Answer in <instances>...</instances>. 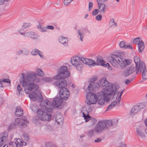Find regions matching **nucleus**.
<instances>
[{"label": "nucleus", "mask_w": 147, "mask_h": 147, "mask_svg": "<svg viewBox=\"0 0 147 147\" xmlns=\"http://www.w3.org/2000/svg\"><path fill=\"white\" fill-rule=\"evenodd\" d=\"M22 79L20 81V84L24 87V91L26 94H29L32 91L37 90L38 86L34 83V81L37 77V74L34 72L26 74H22Z\"/></svg>", "instance_id": "obj_1"}, {"label": "nucleus", "mask_w": 147, "mask_h": 147, "mask_svg": "<svg viewBox=\"0 0 147 147\" xmlns=\"http://www.w3.org/2000/svg\"><path fill=\"white\" fill-rule=\"evenodd\" d=\"M30 98L33 101L41 102L40 104V108L45 110L46 111L52 112L53 109V106L48 100L45 99L43 100V97L40 91L32 92L29 95Z\"/></svg>", "instance_id": "obj_2"}, {"label": "nucleus", "mask_w": 147, "mask_h": 147, "mask_svg": "<svg viewBox=\"0 0 147 147\" xmlns=\"http://www.w3.org/2000/svg\"><path fill=\"white\" fill-rule=\"evenodd\" d=\"M125 55L123 53L118 52L113 55L110 62L112 65L115 68H117L119 66L122 69H124L131 63V59H124L123 57Z\"/></svg>", "instance_id": "obj_3"}, {"label": "nucleus", "mask_w": 147, "mask_h": 147, "mask_svg": "<svg viewBox=\"0 0 147 147\" xmlns=\"http://www.w3.org/2000/svg\"><path fill=\"white\" fill-rule=\"evenodd\" d=\"M98 83V87H102L103 90L101 91L106 92L114 93L119 88V86L115 84H110L105 77L101 78Z\"/></svg>", "instance_id": "obj_4"}, {"label": "nucleus", "mask_w": 147, "mask_h": 147, "mask_svg": "<svg viewBox=\"0 0 147 147\" xmlns=\"http://www.w3.org/2000/svg\"><path fill=\"white\" fill-rule=\"evenodd\" d=\"M113 93L106 92L100 91L98 94L97 103L100 105H103L105 101L108 102L111 97V94Z\"/></svg>", "instance_id": "obj_5"}, {"label": "nucleus", "mask_w": 147, "mask_h": 147, "mask_svg": "<svg viewBox=\"0 0 147 147\" xmlns=\"http://www.w3.org/2000/svg\"><path fill=\"white\" fill-rule=\"evenodd\" d=\"M37 115L39 119L43 121H49L51 120L52 115L45 110L39 108L37 111Z\"/></svg>", "instance_id": "obj_6"}, {"label": "nucleus", "mask_w": 147, "mask_h": 147, "mask_svg": "<svg viewBox=\"0 0 147 147\" xmlns=\"http://www.w3.org/2000/svg\"><path fill=\"white\" fill-rule=\"evenodd\" d=\"M82 58L77 56L72 57L71 59V64L78 71L82 70Z\"/></svg>", "instance_id": "obj_7"}, {"label": "nucleus", "mask_w": 147, "mask_h": 147, "mask_svg": "<svg viewBox=\"0 0 147 147\" xmlns=\"http://www.w3.org/2000/svg\"><path fill=\"white\" fill-rule=\"evenodd\" d=\"M123 91H121L119 93L118 96V93H116L113 96L112 100L113 102L110 104L107 108L106 111H109L116 104H119L120 102L121 97L123 93Z\"/></svg>", "instance_id": "obj_8"}, {"label": "nucleus", "mask_w": 147, "mask_h": 147, "mask_svg": "<svg viewBox=\"0 0 147 147\" xmlns=\"http://www.w3.org/2000/svg\"><path fill=\"white\" fill-rule=\"evenodd\" d=\"M86 97L87 104L90 105L95 104L96 103L97 97L95 94L89 92L86 95Z\"/></svg>", "instance_id": "obj_9"}, {"label": "nucleus", "mask_w": 147, "mask_h": 147, "mask_svg": "<svg viewBox=\"0 0 147 147\" xmlns=\"http://www.w3.org/2000/svg\"><path fill=\"white\" fill-rule=\"evenodd\" d=\"M134 44H137L138 47V50L140 53L142 52L145 48L144 43L141 40L139 37L134 39L133 41Z\"/></svg>", "instance_id": "obj_10"}, {"label": "nucleus", "mask_w": 147, "mask_h": 147, "mask_svg": "<svg viewBox=\"0 0 147 147\" xmlns=\"http://www.w3.org/2000/svg\"><path fill=\"white\" fill-rule=\"evenodd\" d=\"M106 124L105 121L98 122L94 128V130L96 133H99L104 130H106Z\"/></svg>", "instance_id": "obj_11"}, {"label": "nucleus", "mask_w": 147, "mask_h": 147, "mask_svg": "<svg viewBox=\"0 0 147 147\" xmlns=\"http://www.w3.org/2000/svg\"><path fill=\"white\" fill-rule=\"evenodd\" d=\"M60 97L64 100H67L70 95V92L67 88L61 89L59 91Z\"/></svg>", "instance_id": "obj_12"}, {"label": "nucleus", "mask_w": 147, "mask_h": 147, "mask_svg": "<svg viewBox=\"0 0 147 147\" xmlns=\"http://www.w3.org/2000/svg\"><path fill=\"white\" fill-rule=\"evenodd\" d=\"M83 117L84 118L86 122H88V125L89 127H91L96 122V119L93 118L91 117L88 115H85L83 113Z\"/></svg>", "instance_id": "obj_13"}, {"label": "nucleus", "mask_w": 147, "mask_h": 147, "mask_svg": "<svg viewBox=\"0 0 147 147\" xmlns=\"http://www.w3.org/2000/svg\"><path fill=\"white\" fill-rule=\"evenodd\" d=\"M134 60L136 65V70L139 71L142 67L145 68V63L141 61L139 58L137 56H136L134 57Z\"/></svg>", "instance_id": "obj_14"}, {"label": "nucleus", "mask_w": 147, "mask_h": 147, "mask_svg": "<svg viewBox=\"0 0 147 147\" xmlns=\"http://www.w3.org/2000/svg\"><path fill=\"white\" fill-rule=\"evenodd\" d=\"M70 74L69 71L59 73L56 76L53 77V79L56 80L65 79L69 77Z\"/></svg>", "instance_id": "obj_15"}, {"label": "nucleus", "mask_w": 147, "mask_h": 147, "mask_svg": "<svg viewBox=\"0 0 147 147\" xmlns=\"http://www.w3.org/2000/svg\"><path fill=\"white\" fill-rule=\"evenodd\" d=\"M54 85L59 88L63 89L66 88L67 86V83L65 80L57 81L54 84Z\"/></svg>", "instance_id": "obj_16"}, {"label": "nucleus", "mask_w": 147, "mask_h": 147, "mask_svg": "<svg viewBox=\"0 0 147 147\" xmlns=\"http://www.w3.org/2000/svg\"><path fill=\"white\" fill-rule=\"evenodd\" d=\"M135 71H136V68H135L133 65H131L123 73V75L125 77L131 74Z\"/></svg>", "instance_id": "obj_17"}, {"label": "nucleus", "mask_w": 147, "mask_h": 147, "mask_svg": "<svg viewBox=\"0 0 147 147\" xmlns=\"http://www.w3.org/2000/svg\"><path fill=\"white\" fill-rule=\"evenodd\" d=\"M145 131L142 127H140L136 129V134L139 137L143 138L146 137V135L144 132Z\"/></svg>", "instance_id": "obj_18"}, {"label": "nucleus", "mask_w": 147, "mask_h": 147, "mask_svg": "<svg viewBox=\"0 0 147 147\" xmlns=\"http://www.w3.org/2000/svg\"><path fill=\"white\" fill-rule=\"evenodd\" d=\"M62 102V99L60 97L55 98L52 102V104L55 108H58L61 105Z\"/></svg>", "instance_id": "obj_19"}, {"label": "nucleus", "mask_w": 147, "mask_h": 147, "mask_svg": "<svg viewBox=\"0 0 147 147\" xmlns=\"http://www.w3.org/2000/svg\"><path fill=\"white\" fill-rule=\"evenodd\" d=\"M19 123H20V118L15 119L9 126V129L11 130L16 128L18 125H19Z\"/></svg>", "instance_id": "obj_20"}, {"label": "nucleus", "mask_w": 147, "mask_h": 147, "mask_svg": "<svg viewBox=\"0 0 147 147\" xmlns=\"http://www.w3.org/2000/svg\"><path fill=\"white\" fill-rule=\"evenodd\" d=\"M105 61L103 60L101 57L98 56L97 57L96 62H95L96 65H100L104 67H107V65L104 63Z\"/></svg>", "instance_id": "obj_21"}, {"label": "nucleus", "mask_w": 147, "mask_h": 147, "mask_svg": "<svg viewBox=\"0 0 147 147\" xmlns=\"http://www.w3.org/2000/svg\"><path fill=\"white\" fill-rule=\"evenodd\" d=\"M82 60L83 63L86 65H96L95 61L91 59L82 58Z\"/></svg>", "instance_id": "obj_22"}, {"label": "nucleus", "mask_w": 147, "mask_h": 147, "mask_svg": "<svg viewBox=\"0 0 147 147\" xmlns=\"http://www.w3.org/2000/svg\"><path fill=\"white\" fill-rule=\"evenodd\" d=\"M141 109V107L138 105L134 106L131 109L130 114L134 115L140 111Z\"/></svg>", "instance_id": "obj_23"}, {"label": "nucleus", "mask_w": 147, "mask_h": 147, "mask_svg": "<svg viewBox=\"0 0 147 147\" xmlns=\"http://www.w3.org/2000/svg\"><path fill=\"white\" fill-rule=\"evenodd\" d=\"M98 83L96 82H91L90 83L88 87V89L90 91H93L95 88H98Z\"/></svg>", "instance_id": "obj_24"}, {"label": "nucleus", "mask_w": 147, "mask_h": 147, "mask_svg": "<svg viewBox=\"0 0 147 147\" xmlns=\"http://www.w3.org/2000/svg\"><path fill=\"white\" fill-rule=\"evenodd\" d=\"M55 121L58 124L62 125L63 121L62 115L60 113L57 114L55 117Z\"/></svg>", "instance_id": "obj_25"}, {"label": "nucleus", "mask_w": 147, "mask_h": 147, "mask_svg": "<svg viewBox=\"0 0 147 147\" xmlns=\"http://www.w3.org/2000/svg\"><path fill=\"white\" fill-rule=\"evenodd\" d=\"M142 71V76L143 78L146 80L147 79V71L146 70L145 65V68L142 67L140 69V70L138 71L136 70V74H138L139 72H141V71Z\"/></svg>", "instance_id": "obj_26"}, {"label": "nucleus", "mask_w": 147, "mask_h": 147, "mask_svg": "<svg viewBox=\"0 0 147 147\" xmlns=\"http://www.w3.org/2000/svg\"><path fill=\"white\" fill-rule=\"evenodd\" d=\"M25 37H29L33 39H36L38 38V36L33 32H27L24 34Z\"/></svg>", "instance_id": "obj_27"}, {"label": "nucleus", "mask_w": 147, "mask_h": 147, "mask_svg": "<svg viewBox=\"0 0 147 147\" xmlns=\"http://www.w3.org/2000/svg\"><path fill=\"white\" fill-rule=\"evenodd\" d=\"M98 11L100 13H104L106 10V6L105 4L103 3H98Z\"/></svg>", "instance_id": "obj_28"}, {"label": "nucleus", "mask_w": 147, "mask_h": 147, "mask_svg": "<svg viewBox=\"0 0 147 147\" xmlns=\"http://www.w3.org/2000/svg\"><path fill=\"white\" fill-rule=\"evenodd\" d=\"M119 46L120 47L124 49H132L133 47L130 45H125V42L124 41H121L119 43Z\"/></svg>", "instance_id": "obj_29"}, {"label": "nucleus", "mask_w": 147, "mask_h": 147, "mask_svg": "<svg viewBox=\"0 0 147 147\" xmlns=\"http://www.w3.org/2000/svg\"><path fill=\"white\" fill-rule=\"evenodd\" d=\"M28 123V121L25 117H23L20 119V123L19 124V126L22 127L27 126V124Z\"/></svg>", "instance_id": "obj_30"}, {"label": "nucleus", "mask_w": 147, "mask_h": 147, "mask_svg": "<svg viewBox=\"0 0 147 147\" xmlns=\"http://www.w3.org/2000/svg\"><path fill=\"white\" fill-rule=\"evenodd\" d=\"M88 30L86 28H84L82 30H78V33L79 36H80V38L81 41H82V39L84 38V35L85 32H87Z\"/></svg>", "instance_id": "obj_31"}, {"label": "nucleus", "mask_w": 147, "mask_h": 147, "mask_svg": "<svg viewBox=\"0 0 147 147\" xmlns=\"http://www.w3.org/2000/svg\"><path fill=\"white\" fill-rule=\"evenodd\" d=\"M15 143L16 144V146L18 147H22V145L25 146L26 144V143L20 138L18 139Z\"/></svg>", "instance_id": "obj_32"}, {"label": "nucleus", "mask_w": 147, "mask_h": 147, "mask_svg": "<svg viewBox=\"0 0 147 147\" xmlns=\"http://www.w3.org/2000/svg\"><path fill=\"white\" fill-rule=\"evenodd\" d=\"M59 42L65 46H67L68 43L67 39L63 36H61L59 38Z\"/></svg>", "instance_id": "obj_33"}, {"label": "nucleus", "mask_w": 147, "mask_h": 147, "mask_svg": "<svg viewBox=\"0 0 147 147\" xmlns=\"http://www.w3.org/2000/svg\"><path fill=\"white\" fill-rule=\"evenodd\" d=\"M23 114V110L21 109L20 107H17L16 108V111L15 112V114L18 117L21 116Z\"/></svg>", "instance_id": "obj_34"}, {"label": "nucleus", "mask_w": 147, "mask_h": 147, "mask_svg": "<svg viewBox=\"0 0 147 147\" xmlns=\"http://www.w3.org/2000/svg\"><path fill=\"white\" fill-rule=\"evenodd\" d=\"M30 26V24L28 23H24L22 26V28L19 31V32L22 35H24V33L22 32V30H24L26 29Z\"/></svg>", "instance_id": "obj_35"}, {"label": "nucleus", "mask_w": 147, "mask_h": 147, "mask_svg": "<svg viewBox=\"0 0 147 147\" xmlns=\"http://www.w3.org/2000/svg\"><path fill=\"white\" fill-rule=\"evenodd\" d=\"M31 54L32 55H34L38 54L42 58L43 57V56L42 55V53L37 49L32 50L31 52Z\"/></svg>", "instance_id": "obj_36"}, {"label": "nucleus", "mask_w": 147, "mask_h": 147, "mask_svg": "<svg viewBox=\"0 0 147 147\" xmlns=\"http://www.w3.org/2000/svg\"><path fill=\"white\" fill-rule=\"evenodd\" d=\"M29 52L27 49H23L22 50L16 52V54L19 55L21 54H23L25 55H27L28 54Z\"/></svg>", "instance_id": "obj_37"}, {"label": "nucleus", "mask_w": 147, "mask_h": 147, "mask_svg": "<svg viewBox=\"0 0 147 147\" xmlns=\"http://www.w3.org/2000/svg\"><path fill=\"white\" fill-rule=\"evenodd\" d=\"M109 26L111 28H114L117 26V24L115 21L114 19H112L110 20L109 23Z\"/></svg>", "instance_id": "obj_38"}, {"label": "nucleus", "mask_w": 147, "mask_h": 147, "mask_svg": "<svg viewBox=\"0 0 147 147\" xmlns=\"http://www.w3.org/2000/svg\"><path fill=\"white\" fill-rule=\"evenodd\" d=\"M106 124V129H107L109 127L113 125L111 120H109L107 121H105Z\"/></svg>", "instance_id": "obj_39"}, {"label": "nucleus", "mask_w": 147, "mask_h": 147, "mask_svg": "<svg viewBox=\"0 0 147 147\" xmlns=\"http://www.w3.org/2000/svg\"><path fill=\"white\" fill-rule=\"evenodd\" d=\"M7 136H3L0 139V147L6 141L7 139Z\"/></svg>", "instance_id": "obj_40"}, {"label": "nucleus", "mask_w": 147, "mask_h": 147, "mask_svg": "<svg viewBox=\"0 0 147 147\" xmlns=\"http://www.w3.org/2000/svg\"><path fill=\"white\" fill-rule=\"evenodd\" d=\"M36 74L39 76H43L44 75V74L42 70L40 68H38L36 70Z\"/></svg>", "instance_id": "obj_41"}, {"label": "nucleus", "mask_w": 147, "mask_h": 147, "mask_svg": "<svg viewBox=\"0 0 147 147\" xmlns=\"http://www.w3.org/2000/svg\"><path fill=\"white\" fill-rule=\"evenodd\" d=\"M67 68L66 66H61L59 70V73H62L67 71H68L67 70Z\"/></svg>", "instance_id": "obj_42"}, {"label": "nucleus", "mask_w": 147, "mask_h": 147, "mask_svg": "<svg viewBox=\"0 0 147 147\" xmlns=\"http://www.w3.org/2000/svg\"><path fill=\"white\" fill-rule=\"evenodd\" d=\"M33 122L36 125L40 126L42 125V124L40 121L38 119H34L33 120Z\"/></svg>", "instance_id": "obj_43"}, {"label": "nucleus", "mask_w": 147, "mask_h": 147, "mask_svg": "<svg viewBox=\"0 0 147 147\" xmlns=\"http://www.w3.org/2000/svg\"><path fill=\"white\" fill-rule=\"evenodd\" d=\"M7 83L10 84L11 83V81L8 79H3L0 80V83L1 85L3 83Z\"/></svg>", "instance_id": "obj_44"}, {"label": "nucleus", "mask_w": 147, "mask_h": 147, "mask_svg": "<svg viewBox=\"0 0 147 147\" xmlns=\"http://www.w3.org/2000/svg\"><path fill=\"white\" fill-rule=\"evenodd\" d=\"M37 28L39 29V31L41 32H45L47 30L45 27H42L40 24L38 26Z\"/></svg>", "instance_id": "obj_45"}, {"label": "nucleus", "mask_w": 147, "mask_h": 147, "mask_svg": "<svg viewBox=\"0 0 147 147\" xmlns=\"http://www.w3.org/2000/svg\"><path fill=\"white\" fill-rule=\"evenodd\" d=\"M96 133V132H95L94 129H92L88 131V135L89 136L91 137L94 135Z\"/></svg>", "instance_id": "obj_46"}, {"label": "nucleus", "mask_w": 147, "mask_h": 147, "mask_svg": "<svg viewBox=\"0 0 147 147\" xmlns=\"http://www.w3.org/2000/svg\"><path fill=\"white\" fill-rule=\"evenodd\" d=\"M46 147H58L52 143L48 142L45 144Z\"/></svg>", "instance_id": "obj_47"}, {"label": "nucleus", "mask_w": 147, "mask_h": 147, "mask_svg": "<svg viewBox=\"0 0 147 147\" xmlns=\"http://www.w3.org/2000/svg\"><path fill=\"white\" fill-rule=\"evenodd\" d=\"M17 88L19 92V94L22 95L23 91L22 87L20 86L19 85H18L17 86Z\"/></svg>", "instance_id": "obj_48"}, {"label": "nucleus", "mask_w": 147, "mask_h": 147, "mask_svg": "<svg viewBox=\"0 0 147 147\" xmlns=\"http://www.w3.org/2000/svg\"><path fill=\"white\" fill-rule=\"evenodd\" d=\"M52 79L50 78H44L42 79L43 82H50L52 81Z\"/></svg>", "instance_id": "obj_49"}, {"label": "nucleus", "mask_w": 147, "mask_h": 147, "mask_svg": "<svg viewBox=\"0 0 147 147\" xmlns=\"http://www.w3.org/2000/svg\"><path fill=\"white\" fill-rule=\"evenodd\" d=\"M30 108L33 111H35L38 110L37 109V107L36 105H32L30 106Z\"/></svg>", "instance_id": "obj_50"}, {"label": "nucleus", "mask_w": 147, "mask_h": 147, "mask_svg": "<svg viewBox=\"0 0 147 147\" xmlns=\"http://www.w3.org/2000/svg\"><path fill=\"white\" fill-rule=\"evenodd\" d=\"M73 1V0H64L63 4L64 5L66 6L69 5Z\"/></svg>", "instance_id": "obj_51"}, {"label": "nucleus", "mask_w": 147, "mask_h": 147, "mask_svg": "<svg viewBox=\"0 0 147 147\" xmlns=\"http://www.w3.org/2000/svg\"><path fill=\"white\" fill-rule=\"evenodd\" d=\"M24 139L26 141H28L29 139L28 135L26 133H24L23 134Z\"/></svg>", "instance_id": "obj_52"}, {"label": "nucleus", "mask_w": 147, "mask_h": 147, "mask_svg": "<svg viewBox=\"0 0 147 147\" xmlns=\"http://www.w3.org/2000/svg\"><path fill=\"white\" fill-rule=\"evenodd\" d=\"M102 19V16L101 15H98L96 17V19L98 21H100Z\"/></svg>", "instance_id": "obj_53"}, {"label": "nucleus", "mask_w": 147, "mask_h": 147, "mask_svg": "<svg viewBox=\"0 0 147 147\" xmlns=\"http://www.w3.org/2000/svg\"><path fill=\"white\" fill-rule=\"evenodd\" d=\"M98 9H95L92 11V14L93 16H95L98 13Z\"/></svg>", "instance_id": "obj_54"}, {"label": "nucleus", "mask_w": 147, "mask_h": 147, "mask_svg": "<svg viewBox=\"0 0 147 147\" xmlns=\"http://www.w3.org/2000/svg\"><path fill=\"white\" fill-rule=\"evenodd\" d=\"M113 125H115L117 124L118 122V120L117 119H114L111 120Z\"/></svg>", "instance_id": "obj_55"}, {"label": "nucleus", "mask_w": 147, "mask_h": 147, "mask_svg": "<svg viewBox=\"0 0 147 147\" xmlns=\"http://www.w3.org/2000/svg\"><path fill=\"white\" fill-rule=\"evenodd\" d=\"M93 6V4L92 2H90L89 4V11L92 8Z\"/></svg>", "instance_id": "obj_56"}, {"label": "nucleus", "mask_w": 147, "mask_h": 147, "mask_svg": "<svg viewBox=\"0 0 147 147\" xmlns=\"http://www.w3.org/2000/svg\"><path fill=\"white\" fill-rule=\"evenodd\" d=\"M9 0H0V5H1L4 3L5 1H8Z\"/></svg>", "instance_id": "obj_57"}, {"label": "nucleus", "mask_w": 147, "mask_h": 147, "mask_svg": "<svg viewBox=\"0 0 147 147\" xmlns=\"http://www.w3.org/2000/svg\"><path fill=\"white\" fill-rule=\"evenodd\" d=\"M102 140L100 138H97L94 140V142H98L101 141Z\"/></svg>", "instance_id": "obj_58"}, {"label": "nucleus", "mask_w": 147, "mask_h": 147, "mask_svg": "<svg viewBox=\"0 0 147 147\" xmlns=\"http://www.w3.org/2000/svg\"><path fill=\"white\" fill-rule=\"evenodd\" d=\"M47 28L48 29L53 30L54 29V27L53 26H47Z\"/></svg>", "instance_id": "obj_59"}, {"label": "nucleus", "mask_w": 147, "mask_h": 147, "mask_svg": "<svg viewBox=\"0 0 147 147\" xmlns=\"http://www.w3.org/2000/svg\"><path fill=\"white\" fill-rule=\"evenodd\" d=\"M131 82V81L129 80H125V83L127 85Z\"/></svg>", "instance_id": "obj_60"}, {"label": "nucleus", "mask_w": 147, "mask_h": 147, "mask_svg": "<svg viewBox=\"0 0 147 147\" xmlns=\"http://www.w3.org/2000/svg\"><path fill=\"white\" fill-rule=\"evenodd\" d=\"M3 102V99L1 98L0 97V107L1 105Z\"/></svg>", "instance_id": "obj_61"}, {"label": "nucleus", "mask_w": 147, "mask_h": 147, "mask_svg": "<svg viewBox=\"0 0 147 147\" xmlns=\"http://www.w3.org/2000/svg\"><path fill=\"white\" fill-rule=\"evenodd\" d=\"M108 65V69L110 70H113V69H112L111 67V66H110L109 65V64L108 63H107Z\"/></svg>", "instance_id": "obj_62"}, {"label": "nucleus", "mask_w": 147, "mask_h": 147, "mask_svg": "<svg viewBox=\"0 0 147 147\" xmlns=\"http://www.w3.org/2000/svg\"><path fill=\"white\" fill-rule=\"evenodd\" d=\"M118 147H127L126 145L125 144H122L121 146H119Z\"/></svg>", "instance_id": "obj_63"}, {"label": "nucleus", "mask_w": 147, "mask_h": 147, "mask_svg": "<svg viewBox=\"0 0 147 147\" xmlns=\"http://www.w3.org/2000/svg\"><path fill=\"white\" fill-rule=\"evenodd\" d=\"M13 142H9V145L10 146H12L13 145Z\"/></svg>", "instance_id": "obj_64"}]
</instances>
